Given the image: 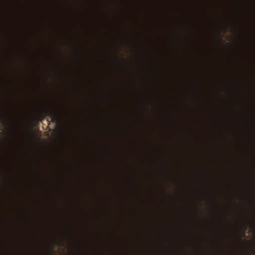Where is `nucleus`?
<instances>
[{
    "label": "nucleus",
    "instance_id": "nucleus-1",
    "mask_svg": "<svg viewBox=\"0 0 255 255\" xmlns=\"http://www.w3.org/2000/svg\"><path fill=\"white\" fill-rule=\"evenodd\" d=\"M47 114L51 117L52 121L53 122H57L59 120L60 116L59 114L55 111L49 110L47 112Z\"/></svg>",
    "mask_w": 255,
    "mask_h": 255
}]
</instances>
